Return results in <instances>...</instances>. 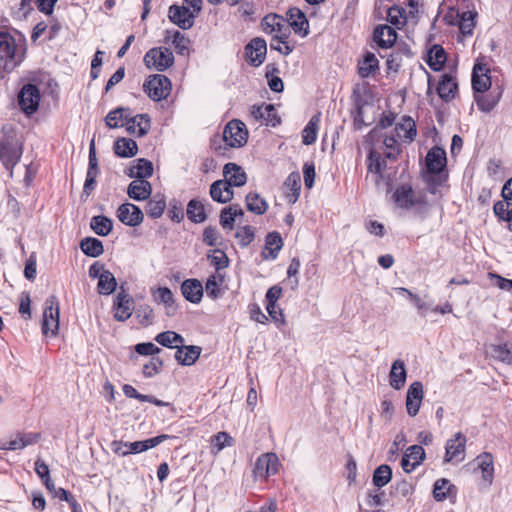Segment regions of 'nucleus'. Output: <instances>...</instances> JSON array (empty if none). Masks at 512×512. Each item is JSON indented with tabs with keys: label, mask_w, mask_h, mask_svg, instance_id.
<instances>
[{
	"label": "nucleus",
	"mask_w": 512,
	"mask_h": 512,
	"mask_svg": "<svg viewBox=\"0 0 512 512\" xmlns=\"http://www.w3.org/2000/svg\"><path fill=\"white\" fill-rule=\"evenodd\" d=\"M184 298L191 303H199L203 296V286L197 279H187L181 285Z\"/></svg>",
	"instance_id": "obj_26"
},
{
	"label": "nucleus",
	"mask_w": 512,
	"mask_h": 512,
	"mask_svg": "<svg viewBox=\"0 0 512 512\" xmlns=\"http://www.w3.org/2000/svg\"><path fill=\"white\" fill-rule=\"evenodd\" d=\"M211 198L219 203H227L233 198L232 188L224 180H217L210 186Z\"/></svg>",
	"instance_id": "obj_30"
},
{
	"label": "nucleus",
	"mask_w": 512,
	"mask_h": 512,
	"mask_svg": "<svg viewBox=\"0 0 512 512\" xmlns=\"http://www.w3.org/2000/svg\"><path fill=\"white\" fill-rule=\"evenodd\" d=\"M489 355L507 365L512 364V353L506 344H492L488 349Z\"/></svg>",
	"instance_id": "obj_48"
},
{
	"label": "nucleus",
	"mask_w": 512,
	"mask_h": 512,
	"mask_svg": "<svg viewBox=\"0 0 512 512\" xmlns=\"http://www.w3.org/2000/svg\"><path fill=\"white\" fill-rule=\"evenodd\" d=\"M395 137L402 141L412 142L417 134L415 122L410 117H403L395 125Z\"/></svg>",
	"instance_id": "obj_29"
},
{
	"label": "nucleus",
	"mask_w": 512,
	"mask_h": 512,
	"mask_svg": "<svg viewBox=\"0 0 512 512\" xmlns=\"http://www.w3.org/2000/svg\"><path fill=\"white\" fill-rule=\"evenodd\" d=\"M279 459L275 453L261 455L254 467V474L257 478L266 479L278 471Z\"/></svg>",
	"instance_id": "obj_11"
},
{
	"label": "nucleus",
	"mask_w": 512,
	"mask_h": 512,
	"mask_svg": "<svg viewBox=\"0 0 512 512\" xmlns=\"http://www.w3.org/2000/svg\"><path fill=\"white\" fill-rule=\"evenodd\" d=\"M286 40L287 39L273 37L270 46L272 49L277 50L283 55H289L290 53H292L294 46L290 45Z\"/></svg>",
	"instance_id": "obj_63"
},
{
	"label": "nucleus",
	"mask_w": 512,
	"mask_h": 512,
	"mask_svg": "<svg viewBox=\"0 0 512 512\" xmlns=\"http://www.w3.org/2000/svg\"><path fill=\"white\" fill-rule=\"evenodd\" d=\"M289 27L300 34L302 37H306L309 33V24L305 14L298 8H291L287 12Z\"/></svg>",
	"instance_id": "obj_20"
},
{
	"label": "nucleus",
	"mask_w": 512,
	"mask_h": 512,
	"mask_svg": "<svg viewBox=\"0 0 512 512\" xmlns=\"http://www.w3.org/2000/svg\"><path fill=\"white\" fill-rule=\"evenodd\" d=\"M116 287V278L109 270L104 272V274H101L97 284V290L99 294L110 295L116 290Z\"/></svg>",
	"instance_id": "obj_47"
},
{
	"label": "nucleus",
	"mask_w": 512,
	"mask_h": 512,
	"mask_svg": "<svg viewBox=\"0 0 512 512\" xmlns=\"http://www.w3.org/2000/svg\"><path fill=\"white\" fill-rule=\"evenodd\" d=\"M126 130L133 135L143 136L150 128V118L147 114H138L132 116L129 112V117L125 122Z\"/></svg>",
	"instance_id": "obj_18"
},
{
	"label": "nucleus",
	"mask_w": 512,
	"mask_h": 512,
	"mask_svg": "<svg viewBox=\"0 0 512 512\" xmlns=\"http://www.w3.org/2000/svg\"><path fill=\"white\" fill-rule=\"evenodd\" d=\"M407 378L405 363L401 359H397L392 363L389 373V383L395 390H400L404 387Z\"/></svg>",
	"instance_id": "obj_27"
},
{
	"label": "nucleus",
	"mask_w": 512,
	"mask_h": 512,
	"mask_svg": "<svg viewBox=\"0 0 512 512\" xmlns=\"http://www.w3.org/2000/svg\"><path fill=\"white\" fill-rule=\"evenodd\" d=\"M128 117L129 109L118 107L107 114L105 122L106 125L111 129L119 128L125 126V122Z\"/></svg>",
	"instance_id": "obj_39"
},
{
	"label": "nucleus",
	"mask_w": 512,
	"mask_h": 512,
	"mask_svg": "<svg viewBox=\"0 0 512 512\" xmlns=\"http://www.w3.org/2000/svg\"><path fill=\"white\" fill-rule=\"evenodd\" d=\"M424 398L423 384L415 381L410 384L407 393L405 406L409 416L414 417L418 414Z\"/></svg>",
	"instance_id": "obj_12"
},
{
	"label": "nucleus",
	"mask_w": 512,
	"mask_h": 512,
	"mask_svg": "<svg viewBox=\"0 0 512 512\" xmlns=\"http://www.w3.org/2000/svg\"><path fill=\"white\" fill-rule=\"evenodd\" d=\"M245 50L250 63L254 66H259L263 63L266 56V41L261 38H254L246 46Z\"/></svg>",
	"instance_id": "obj_17"
},
{
	"label": "nucleus",
	"mask_w": 512,
	"mask_h": 512,
	"mask_svg": "<svg viewBox=\"0 0 512 512\" xmlns=\"http://www.w3.org/2000/svg\"><path fill=\"white\" fill-rule=\"evenodd\" d=\"M224 282V275L217 272L213 275H211L205 284V290L208 297L215 300L219 298L222 295V290L220 286Z\"/></svg>",
	"instance_id": "obj_42"
},
{
	"label": "nucleus",
	"mask_w": 512,
	"mask_h": 512,
	"mask_svg": "<svg viewBox=\"0 0 512 512\" xmlns=\"http://www.w3.org/2000/svg\"><path fill=\"white\" fill-rule=\"evenodd\" d=\"M40 93L33 84H26L22 87L18 95V103L22 111L27 114H33L39 107Z\"/></svg>",
	"instance_id": "obj_9"
},
{
	"label": "nucleus",
	"mask_w": 512,
	"mask_h": 512,
	"mask_svg": "<svg viewBox=\"0 0 512 512\" xmlns=\"http://www.w3.org/2000/svg\"><path fill=\"white\" fill-rule=\"evenodd\" d=\"M373 39L379 47L387 49L395 43L397 33L388 25H379L374 29Z\"/></svg>",
	"instance_id": "obj_21"
},
{
	"label": "nucleus",
	"mask_w": 512,
	"mask_h": 512,
	"mask_svg": "<svg viewBox=\"0 0 512 512\" xmlns=\"http://www.w3.org/2000/svg\"><path fill=\"white\" fill-rule=\"evenodd\" d=\"M161 367L162 361L154 357L143 366V374L146 378H151L159 373Z\"/></svg>",
	"instance_id": "obj_64"
},
{
	"label": "nucleus",
	"mask_w": 512,
	"mask_h": 512,
	"mask_svg": "<svg viewBox=\"0 0 512 512\" xmlns=\"http://www.w3.org/2000/svg\"><path fill=\"white\" fill-rule=\"evenodd\" d=\"M247 209L255 214L261 215L267 210V203L257 193H249L246 196Z\"/></svg>",
	"instance_id": "obj_52"
},
{
	"label": "nucleus",
	"mask_w": 512,
	"mask_h": 512,
	"mask_svg": "<svg viewBox=\"0 0 512 512\" xmlns=\"http://www.w3.org/2000/svg\"><path fill=\"white\" fill-rule=\"evenodd\" d=\"M368 162V171L381 177L386 167V162L382 159L381 154L374 149H370Z\"/></svg>",
	"instance_id": "obj_53"
},
{
	"label": "nucleus",
	"mask_w": 512,
	"mask_h": 512,
	"mask_svg": "<svg viewBox=\"0 0 512 512\" xmlns=\"http://www.w3.org/2000/svg\"><path fill=\"white\" fill-rule=\"evenodd\" d=\"M477 12L475 11H464L462 13H456L457 24L461 33L464 36H470L476 25Z\"/></svg>",
	"instance_id": "obj_34"
},
{
	"label": "nucleus",
	"mask_w": 512,
	"mask_h": 512,
	"mask_svg": "<svg viewBox=\"0 0 512 512\" xmlns=\"http://www.w3.org/2000/svg\"><path fill=\"white\" fill-rule=\"evenodd\" d=\"M203 241L209 246H219L222 243V238L215 228L206 227L203 232Z\"/></svg>",
	"instance_id": "obj_62"
},
{
	"label": "nucleus",
	"mask_w": 512,
	"mask_h": 512,
	"mask_svg": "<svg viewBox=\"0 0 512 512\" xmlns=\"http://www.w3.org/2000/svg\"><path fill=\"white\" fill-rule=\"evenodd\" d=\"M446 62V53L438 45H434L428 53V65L434 71H439Z\"/></svg>",
	"instance_id": "obj_49"
},
{
	"label": "nucleus",
	"mask_w": 512,
	"mask_h": 512,
	"mask_svg": "<svg viewBox=\"0 0 512 512\" xmlns=\"http://www.w3.org/2000/svg\"><path fill=\"white\" fill-rule=\"evenodd\" d=\"M385 147V156L390 160L397 159L400 154V147L398 144V138L395 135H386L383 140Z\"/></svg>",
	"instance_id": "obj_55"
},
{
	"label": "nucleus",
	"mask_w": 512,
	"mask_h": 512,
	"mask_svg": "<svg viewBox=\"0 0 512 512\" xmlns=\"http://www.w3.org/2000/svg\"><path fill=\"white\" fill-rule=\"evenodd\" d=\"M114 151L119 157H133L138 151V146L132 139L120 138L114 144Z\"/></svg>",
	"instance_id": "obj_38"
},
{
	"label": "nucleus",
	"mask_w": 512,
	"mask_h": 512,
	"mask_svg": "<svg viewBox=\"0 0 512 512\" xmlns=\"http://www.w3.org/2000/svg\"><path fill=\"white\" fill-rule=\"evenodd\" d=\"M446 152L443 148L433 147L426 155V166L430 173L443 171L446 166Z\"/></svg>",
	"instance_id": "obj_19"
},
{
	"label": "nucleus",
	"mask_w": 512,
	"mask_h": 512,
	"mask_svg": "<svg viewBox=\"0 0 512 512\" xmlns=\"http://www.w3.org/2000/svg\"><path fill=\"white\" fill-rule=\"evenodd\" d=\"M169 20L181 29H189L194 24L195 15L183 5H172L168 11Z\"/></svg>",
	"instance_id": "obj_14"
},
{
	"label": "nucleus",
	"mask_w": 512,
	"mask_h": 512,
	"mask_svg": "<svg viewBox=\"0 0 512 512\" xmlns=\"http://www.w3.org/2000/svg\"><path fill=\"white\" fill-rule=\"evenodd\" d=\"M404 454L407 458L411 459L416 466H419L425 459V450L420 445L408 447Z\"/></svg>",
	"instance_id": "obj_60"
},
{
	"label": "nucleus",
	"mask_w": 512,
	"mask_h": 512,
	"mask_svg": "<svg viewBox=\"0 0 512 512\" xmlns=\"http://www.w3.org/2000/svg\"><path fill=\"white\" fill-rule=\"evenodd\" d=\"M222 140L231 148L244 146L248 140L246 125L239 120L230 121L224 128Z\"/></svg>",
	"instance_id": "obj_4"
},
{
	"label": "nucleus",
	"mask_w": 512,
	"mask_h": 512,
	"mask_svg": "<svg viewBox=\"0 0 512 512\" xmlns=\"http://www.w3.org/2000/svg\"><path fill=\"white\" fill-rule=\"evenodd\" d=\"M166 434L159 435L150 439L135 442H123L121 440H114L111 442V450L118 456H127L130 454H138L154 448L168 439Z\"/></svg>",
	"instance_id": "obj_1"
},
{
	"label": "nucleus",
	"mask_w": 512,
	"mask_h": 512,
	"mask_svg": "<svg viewBox=\"0 0 512 512\" xmlns=\"http://www.w3.org/2000/svg\"><path fill=\"white\" fill-rule=\"evenodd\" d=\"M91 229L99 236H107L113 228V222L106 216L98 215L91 218Z\"/></svg>",
	"instance_id": "obj_45"
},
{
	"label": "nucleus",
	"mask_w": 512,
	"mask_h": 512,
	"mask_svg": "<svg viewBox=\"0 0 512 512\" xmlns=\"http://www.w3.org/2000/svg\"><path fill=\"white\" fill-rule=\"evenodd\" d=\"M133 309V298L124 289H121L115 297L114 318L117 321L123 322L131 317Z\"/></svg>",
	"instance_id": "obj_13"
},
{
	"label": "nucleus",
	"mask_w": 512,
	"mask_h": 512,
	"mask_svg": "<svg viewBox=\"0 0 512 512\" xmlns=\"http://www.w3.org/2000/svg\"><path fill=\"white\" fill-rule=\"evenodd\" d=\"M144 63L148 68L165 71L174 63L172 51L166 47H155L146 52Z\"/></svg>",
	"instance_id": "obj_5"
},
{
	"label": "nucleus",
	"mask_w": 512,
	"mask_h": 512,
	"mask_svg": "<svg viewBox=\"0 0 512 512\" xmlns=\"http://www.w3.org/2000/svg\"><path fill=\"white\" fill-rule=\"evenodd\" d=\"M151 193L152 186L150 182L143 179L133 180L127 188L128 196L136 201H143L148 199Z\"/></svg>",
	"instance_id": "obj_23"
},
{
	"label": "nucleus",
	"mask_w": 512,
	"mask_h": 512,
	"mask_svg": "<svg viewBox=\"0 0 512 512\" xmlns=\"http://www.w3.org/2000/svg\"><path fill=\"white\" fill-rule=\"evenodd\" d=\"M452 485L447 479H438L434 483L433 496L436 501H443L447 498Z\"/></svg>",
	"instance_id": "obj_57"
},
{
	"label": "nucleus",
	"mask_w": 512,
	"mask_h": 512,
	"mask_svg": "<svg viewBox=\"0 0 512 512\" xmlns=\"http://www.w3.org/2000/svg\"><path fill=\"white\" fill-rule=\"evenodd\" d=\"M282 245L283 242L279 233L272 232L267 235L265 248L269 252V257L275 259L278 255V252L281 250Z\"/></svg>",
	"instance_id": "obj_54"
},
{
	"label": "nucleus",
	"mask_w": 512,
	"mask_h": 512,
	"mask_svg": "<svg viewBox=\"0 0 512 512\" xmlns=\"http://www.w3.org/2000/svg\"><path fill=\"white\" fill-rule=\"evenodd\" d=\"M165 207L166 203L163 198H153L147 203L146 213L151 218H159L163 214Z\"/></svg>",
	"instance_id": "obj_59"
},
{
	"label": "nucleus",
	"mask_w": 512,
	"mask_h": 512,
	"mask_svg": "<svg viewBox=\"0 0 512 512\" xmlns=\"http://www.w3.org/2000/svg\"><path fill=\"white\" fill-rule=\"evenodd\" d=\"M466 442L467 439L461 432L455 433L453 438L447 440L444 462L459 463L463 461L465 458Z\"/></svg>",
	"instance_id": "obj_8"
},
{
	"label": "nucleus",
	"mask_w": 512,
	"mask_h": 512,
	"mask_svg": "<svg viewBox=\"0 0 512 512\" xmlns=\"http://www.w3.org/2000/svg\"><path fill=\"white\" fill-rule=\"evenodd\" d=\"M262 27L266 34H271L273 37L287 39L290 34L289 26L277 14L266 15L262 20Z\"/></svg>",
	"instance_id": "obj_10"
},
{
	"label": "nucleus",
	"mask_w": 512,
	"mask_h": 512,
	"mask_svg": "<svg viewBox=\"0 0 512 512\" xmlns=\"http://www.w3.org/2000/svg\"><path fill=\"white\" fill-rule=\"evenodd\" d=\"M155 341L161 346L177 349L179 345L184 343V338L174 331H165L159 333L155 337Z\"/></svg>",
	"instance_id": "obj_46"
},
{
	"label": "nucleus",
	"mask_w": 512,
	"mask_h": 512,
	"mask_svg": "<svg viewBox=\"0 0 512 512\" xmlns=\"http://www.w3.org/2000/svg\"><path fill=\"white\" fill-rule=\"evenodd\" d=\"M250 116L256 121L264 122L266 125L275 126L279 123V118L277 117L276 110L272 104L252 106Z\"/></svg>",
	"instance_id": "obj_16"
},
{
	"label": "nucleus",
	"mask_w": 512,
	"mask_h": 512,
	"mask_svg": "<svg viewBox=\"0 0 512 512\" xmlns=\"http://www.w3.org/2000/svg\"><path fill=\"white\" fill-rule=\"evenodd\" d=\"M393 197L396 204L403 209H409L417 203L414 191L409 185H402L398 187L395 190Z\"/></svg>",
	"instance_id": "obj_31"
},
{
	"label": "nucleus",
	"mask_w": 512,
	"mask_h": 512,
	"mask_svg": "<svg viewBox=\"0 0 512 512\" xmlns=\"http://www.w3.org/2000/svg\"><path fill=\"white\" fill-rule=\"evenodd\" d=\"M80 248L85 255L93 258L102 255L104 252L102 242L93 237H86L82 239L80 242Z\"/></svg>",
	"instance_id": "obj_41"
},
{
	"label": "nucleus",
	"mask_w": 512,
	"mask_h": 512,
	"mask_svg": "<svg viewBox=\"0 0 512 512\" xmlns=\"http://www.w3.org/2000/svg\"><path fill=\"white\" fill-rule=\"evenodd\" d=\"M117 217L123 224L135 227L142 223L144 215L138 206L124 203L118 207Z\"/></svg>",
	"instance_id": "obj_15"
},
{
	"label": "nucleus",
	"mask_w": 512,
	"mask_h": 512,
	"mask_svg": "<svg viewBox=\"0 0 512 512\" xmlns=\"http://www.w3.org/2000/svg\"><path fill=\"white\" fill-rule=\"evenodd\" d=\"M379 69V61L376 56L367 52L364 56V59L359 62L358 70L361 77L366 78L374 75Z\"/></svg>",
	"instance_id": "obj_37"
},
{
	"label": "nucleus",
	"mask_w": 512,
	"mask_h": 512,
	"mask_svg": "<svg viewBox=\"0 0 512 512\" xmlns=\"http://www.w3.org/2000/svg\"><path fill=\"white\" fill-rule=\"evenodd\" d=\"M285 187L291 191V193H288L286 196L288 202L295 203L298 200L301 190L300 174L298 172L290 173L285 181Z\"/></svg>",
	"instance_id": "obj_44"
},
{
	"label": "nucleus",
	"mask_w": 512,
	"mask_h": 512,
	"mask_svg": "<svg viewBox=\"0 0 512 512\" xmlns=\"http://www.w3.org/2000/svg\"><path fill=\"white\" fill-rule=\"evenodd\" d=\"M143 88L152 100L160 101L170 94L171 82L165 75L156 74L145 81Z\"/></svg>",
	"instance_id": "obj_6"
},
{
	"label": "nucleus",
	"mask_w": 512,
	"mask_h": 512,
	"mask_svg": "<svg viewBox=\"0 0 512 512\" xmlns=\"http://www.w3.org/2000/svg\"><path fill=\"white\" fill-rule=\"evenodd\" d=\"M320 120V114H315L311 117L302 131L303 144L312 145L316 141Z\"/></svg>",
	"instance_id": "obj_40"
},
{
	"label": "nucleus",
	"mask_w": 512,
	"mask_h": 512,
	"mask_svg": "<svg viewBox=\"0 0 512 512\" xmlns=\"http://www.w3.org/2000/svg\"><path fill=\"white\" fill-rule=\"evenodd\" d=\"M187 216L195 223H201L205 221L206 214L204 205L198 200H191L187 205Z\"/></svg>",
	"instance_id": "obj_50"
},
{
	"label": "nucleus",
	"mask_w": 512,
	"mask_h": 512,
	"mask_svg": "<svg viewBox=\"0 0 512 512\" xmlns=\"http://www.w3.org/2000/svg\"><path fill=\"white\" fill-rule=\"evenodd\" d=\"M392 478V470L389 465L383 464L377 467L373 473V484L378 487H384Z\"/></svg>",
	"instance_id": "obj_51"
},
{
	"label": "nucleus",
	"mask_w": 512,
	"mask_h": 512,
	"mask_svg": "<svg viewBox=\"0 0 512 512\" xmlns=\"http://www.w3.org/2000/svg\"><path fill=\"white\" fill-rule=\"evenodd\" d=\"M223 175L225 182L229 183V186L240 187L246 183L247 177L243 169L235 163H227L223 169Z\"/></svg>",
	"instance_id": "obj_24"
},
{
	"label": "nucleus",
	"mask_w": 512,
	"mask_h": 512,
	"mask_svg": "<svg viewBox=\"0 0 512 512\" xmlns=\"http://www.w3.org/2000/svg\"><path fill=\"white\" fill-rule=\"evenodd\" d=\"M501 98V92L497 95H486L476 99L478 108L483 112H490L495 108Z\"/></svg>",
	"instance_id": "obj_58"
},
{
	"label": "nucleus",
	"mask_w": 512,
	"mask_h": 512,
	"mask_svg": "<svg viewBox=\"0 0 512 512\" xmlns=\"http://www.w3.org/2000/svg\"><path fill=\"white\" fill-rule=\"evenodd\" d=\"M495 215H497L501 220L510 221L512 214V204L505 201H498L494 204L493 207Z\"/></svg>",
	"instance_id": "obj_61"
},
{
	"label": "nucleus",
	"mask_w": 512,
	"mask_h": 512,
	"mask_svg": "<svg viewBox=\"0 0 512 512\" xmlns=\"http://www.w3.org/2000/svg\"><path fill=\"white\" fill-rule=\"evenodd\" d=\"M153 165L152 162L144 158L137 159L135 164L129 168L128 176L135 179H143L152 176Z\"/></svg>",
	"instance_id": "obj_33"
},
{
	"label": "nucleus",
	"mask_w": 512,
	"mask_h": 512,
	"mask_svg": "<svg viewBox=\"0 0 512 512\" xmlns=\"http://www.w3.org/2000/svg\"><path fill=\"white\" fill-rule=\"evenodd\" d=\"M59 329V303L56 296L51 295L45 301L42 332L45 336L55 337Z\"/></svg>",
	"instance_id": "obj_2"
},
{
	"label": "nucleus",
	"mask_w": 512,
	"mask_h": 512,
	"mask_svg": "<svg viewBox=\"0 0 512 512\" xmlns=\"http://www.w3.org/2000/svg\"><path fill=\"white\" fill-rule=\"evenodd\" d=\"M207 258L210 264L216 268L217 272L228 267L229 259L225 252L220 249H214L207 255Z\"/></svg>",
	"instance_id": "obj_56"
},
{
	"label": "nucleus",
	"mask_w": 512,
	"mask_h": 512,
	"mask_svg": "<svg viewBox=\"0 0 512 512\" xmlns=\"http://www.w3.org/2000/svg\"><path fill=\"white\" fill-rule=\"evenodd\" d=\"M15 52V39L8 33L0 32V70L10 72L19 64Z\"/></svg>",
	"instance_id": "obj_3"
},
{
	"label": "nucleus",
	"mask_w": 512,
	"mask_h": 512,
	"mask_svg": "<svg viewBox=\"0 0 512 512\" xmlns=\"http://www.w3.org/2000/svg\"><path fill=\"white\" fill-rule=\"evenodd\" d=\"M22 156V146L18 141L6 138L0 142V160L7 170L12 169L19 162Z\"/></svg>",
	"instance_id": "obj_7"
},
{
	"label": "nucleus",
	"mask_w": 512,
	"mask_h": 512,
	"mask_svg": "<svg viewBox=\"0 0 512 512\" xmlns=\"http://www.w3.org/2000/svg\"><path fill=\"white\" fill-rule=\"evenodd\" d=\"M243 214V209L238 204L225 207L220 214V224L224 229L231 231L234 228L236 217Z\"/></svg>",
	"instance_id": "obj_32"
},
{
	"label": "nucleus",
	"mask_w": 512,
	"mask_h": 512,
	"mask_svg": "<svg viewBox=\"0 0 512 512\" xmlns=\"http://www.w3.org/2000/svg\"><path fill=\"white\" fill-rule=\"evenodd\" d=\"M151 295L157 304H163L166 309V314L171 316L176 310V305L172 291L168 287H158L151 290Z\"/></svg>",
	"instance_id": "obj_22"
},
{
	"label": "nucleus",
	"mask_w": 512,
	"mask_h": 512,
	"mask_svg": "<svg viewBox=\"0 0 512 512\" xmlns=\"http://www.w3.org/2000/svg\"><path fill=\"white\" fill-rule=\"evenodd\" d=\"M477 467L482 472V478L487 484H491L493 480V457L490 453H482L476 459Z\"/></svg>",
	"instance_id": "obj_35"
},
{
	"label": "nucleus",
	"mask_w": 512,
	"mask_h": 512,
	"mask_svg": "<svg viewBox=\"0 0 512 512\" xmlns=\"http://www.w3.org/2000/svg\"><path fill=\"white\" fill-rule=\"evenodd\" d=\"M201 354V348L194 345L181 344L175 352V359L182 365L190 366L196 362Z\"/></svg>",
	"instance_id": "obj_25"
},
{
	"label": "nucleus",
	"mask_w": 512,
	"mask_h": 512,
	"mask_svg": "<svg viewBox=\"0 0 512 512\" xmlns=\"http://www.w3.org/2000/svg\"><path fill=\"white\" fill-rule=\"evenodd\" d=\"M170 39L177 53L184 55L188 51L190 41L184 34L177 30H168L166 32L165 42H169Z\"/></svg>",
	"instance_id": "obj_43"
},
{
	"label": "nucleus",
	"mask_w": 512,
	"mask_h": 512,
	"mask_svg": "<svg viewBox=\"0 0 512 512\" xmlns=\"http://www.w3.org/2000/svg\"><path fill=\"white\" fill-rule=\"evenodd\" d=\"M489 69L485 65L476 64L472 74V87L476 92H485L491 86V80L488 76Z\"/></svg>",
	"instance_id": "obj_28"
},
{
	"label": "nucleus",
	"mask_w": 512,
	"mask_h": 512,
	"mask_svg": "<svg viewBox=\"0 0 512 512\" xmlns=\"http://www.w3.org/2000/svg\"><path fill=\"white\" fill-rule=\"evenodd\" d=\"M457 90V83L449 74H444L439 82L437 92L443 100H450L454 97Z\"/></svg>",
	"instance_id": "obj_36"
}]
</instances>
